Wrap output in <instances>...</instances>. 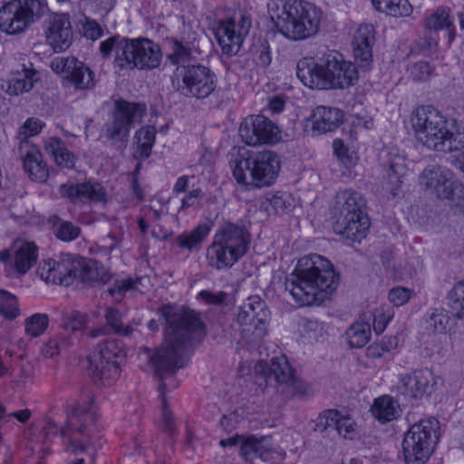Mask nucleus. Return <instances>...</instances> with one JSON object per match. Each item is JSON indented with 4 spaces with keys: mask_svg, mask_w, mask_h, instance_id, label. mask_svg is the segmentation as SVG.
I'll use <instances>...</instances> for the list:
<instances>
[{
    "mask_svg": "<svg viewBox=\"0 0 464 464\" xmlns=\"http://www.w3.org/2000/svg\"><path fill=\"white\" fill-rule=\"evenodd\" d=\"M416 295L413 288L395 285L388 291L387 299L393 307H401L410 303Z\"/></svg>",
    "mask_w": 464,
    "mask_h": 464,
    "instance_id": "09e8293b",
    "label": "nucleus"
},
{
    "mask_svg": "<svg viewBox=\"0 0 464 464\" xmlns=\"http://www.w3.org/2000/svg\"><path fill=\"white\" fill-rule=\"evenodd\" d=\"M371 411L376 420L384 423L396 419L400 405L391 396L384 395L374 400Z\"/></svg>",
    "mask_w": 464,
    "mask_h": 464,
    "instance_id": "ea45409f",
    "label": "nucleus"
},
{
    "mask_svg": "<svg viewBox=\"0 0 464 464\" xmlns=\"http://www.w3.org/2000/svg\"><path fill=\"white\" fill-rule=\"evenodd\" d=\"M330 426H334L338 434L345 440H353L360 434L355 420L335 410L324 411L318 417L317 429L323 430Z\"/></svg>",
    "mask_w": 464,
    "mask_h": 464,
    "instance_id": "a878e982",
    "label": "nucleus"
},
{
    "mask_svg": "<svg viewBox=\"0 0 464 464\" xmlns=\"http://www.w3.org/2000/svg\"><path fill=\"white\" fill-rule=\"evenodd\" d=\"M267 13L277 31L291 40L309 38L319 29V10L304 0H269Z\"/></svg>",
    "mask_w": 464,
    "mask_h": 464,
    "instance_id": "20e7f679",
    "label": "nucleus"
},
{
    "mask_svg": "<svg viewBox=\"0 0 464 464\" xmlns=\"http://www.w3.org/2000/svg\"><path fill=\"white\" fill-rule=\"evenodd\" d=\"M399 340L394 335H385L380 340L372 343L365 351L366 357L381 359L392 353L398 347Z\"/></svg>",
    "mask_w": 464,
    "mask_h": 464,
    "instance_id": "c03bdc74",
    "label": "nucleus"
},
{
    "mask_svg": "<svg viewBox=\"0 0 464 464\" xmlns=\"http://www.w3.org/2000/svg\"><path fill=\"white\" fill-rule=\"evenodd\" d=\"M156 133V129L152 126H144L136 131L133 152V157L136 160H144L150 157L155 144Z\"/></svg>",
    "mask_w": 464,
    "mask_h": 464,
    "instance_id": "58836bf2",
    "label": "nucleus"
},
{
    "mask_svg": "<svg viewBox=\"0 0 464 464\" xmlns=\"http://www.w3.org/2000/svg\"><path fill=\"white\" fill-rule=\"evenodd\" d=\"M296 74L310 89H331L327 60H299Z\"/></svg>",
    "mask_w": 464,
    "mask_h": 464,
    "instance_id": "4be33fe9",
    "label": "nucleus"
},
{
    "mask_svg": "<svg viewBox=\"0 0 464 464\" xmlns=\"http://www.w3.org/2000/svg\"><path fill=\"white\" fill-rule=\"evenodd\" d=\"M269 318L270 312L258 295L248 297L241 305L237 314L238 323L247 327L244 331L251 332L256 338L266 334Z\"/></svg>",
    "mask_w": 464,
    "mask_h": 464,
    "instance_id": "aec40b11",
    "label": "nucleus"
},
{
    "mask_svg": "<svg viewBox=\"0 0 464 464\" xmlns=\"http://www.w3.org/2000/svg\"><path fill=\"white\" fill-rule=\"evenodd\" d=\"M96 415L95 407L91 400L83 404H75L70 408L68 426L63 429L51 419L44 420L42 427L44 446L39 450L45 451L47 443H52L55 439H61L68 452L78 454L86 450L89 444L83 441V426L94 421Z\"/></svg>",
    "mask_w": 464,
    "mask_h": 464,
    "instance_id": "423d86ee",
    "label": "nucleus"
},
{
    "mask_svg": "<svg viewBox=\"0 0 464 464\" xmlns=\"http://www.w3.org/2000/svg\"><path fill=\"white\" fill-rule=\"evenodd\" d=\"M50 66L66 84L76 89H88L93 85L94 73L81 60H53Z\"/></svg>",
    "mask_w": 464,
    "mask_h": 464,
    "instance_id": "412c9836",
    "label": "nucleus"
},
{
    "mask_svg": "<svg viewBox=\"0 0 464 464\" xmlns=\"http://www.w3.org/2000/svg\"><path fill=\"white\" fill-rule=\"evenodd\" d=\"M446 316L440 312L435 313L430 316V324L433 325L434 332L440 333L446 329Z\"/></svg>",
    "mask_w": 464,
    "mask_h": 464,
    "instance_id": "774afa93",
    "label": "nucleus"
},
{
    "mask_svg": "<svg viewBox=\"0 0 464 464\" xmlns=\"http://www.w3.org/2000/svg\"><path fill=\"white\" fill-rule=\"evenodd\" d=\"M100 52L102 56L114 52L115 58H158L160 47L146 37L130 39L116 34L101 42Z\"/></svg>",
    "mask_w": 464,
    "mask_h": 464,
    "instance_id": "dca6fc26",
    "label": "nucleus"
},
{
    "mask_svg": "<svg viewBox=\"0 0 464 464\" xmlns=\"http://www.w3.org/2000/svg\"><path fill=\"white\" fill-rule=\"evenodd\" d=\"M45 35L55 53L67 50L73 36L70 15L63 13L52 15L47 23Z\"/></svg>",
    "mask_w": 464,
    "mask_h": 464,
    "instance_id": "5701e85b",
    "label": "nucleus"
},
{
    "mask_svg": "<svg viewBox=\"0 0 464 464\" xmlns=\"http://www.w3.org/2000/svg\"><path fill=\"white\" fill-rule=\"evenodd\" d=\"M331 89H343L358 80L356 64L351 60H327Z\"/></svg>",
    "mask_w": 464,
    "mask_h": 464,
    "instance_id": "cd10ccee",
    "label": "nucleus"
},
{
    "mask_svg": "<svg viewBox=\"0 0 464 464\" xmlns=\"http://www.w3.org/2000/svg\"><path fill=\"white\" fill-rule=\"evenodd\" d=\"M38 79L39 73L37 71L23 66L22 69L12 72L9 76L3 81L1 87L6 94L18 96L30 92Z\"/></svg>",
    "mask_w": 464,
    "mask_h": 464,
    "instance_id": "c85d7f7f",
    "label": "nucleus"
},
{
    "mask_svg": "<svg viewBox=\"0 0 464 464\" xmlns=\"http://www.w3.org/2000/svg\"><path fill=\"white\" fill-rule=\"evenodd\" d=\"M198 296L207 304H220L224 302L227 295L223 292L212 293L203 290L198 293Z\"/></svg>",
    "mask_w": 464,
    "mask_h": 464,
    "instance_id": "69168bd1",
    "label": "nucleus"
},
{
    "mask_svg": "<svg viewBox=\"0 0 464 464\" xmlns=\"http://www.w3.org/2000/svg\"><path fill=\"white\" fill-rule=\"evenodd\" d=\"M161 315L168 326L165 331V341L162 346L151 352L143 349L140 352V359L148 361L149 367L163 375L184 367L188 362L190 345L202 340L205 336V326L193 311H179L177 307L167 304L161 308Z\"/></svg>",
    "mask_w": 464,
    "mask_h": 464,
    "instance_id": "f257e3e1",
    "label": "nucleus"
},
{
    "mask_svg": "<svg viewBox=\"0 0 464 464\" xmlns=\"http://www.w3.org/2000/svg\"><path fill=\"white\" fill-rule=\"evenodd\" d=\"M362 199L359 193L345 189L335 196L331 208L334 229L352 241L361 242L367 235L370 219L362 210Z\"/></svg>",
    "mask_w": 464,
    "mask_h": 464,
    "instance_id": "0eeeda50",
    "label": "nucleus"
},
{
    "mask_svg": "<svg viewBox=\"0 0 464 464\" xmlns=\"http://www.w3.org/2000/svg\"><path fill=\"white\" fill-rule=\"evenodd\" d=\"M419 183L439 198L448 200L451 208L464 209V185L450 169L441 167L426 169L420 176Z\"/></svg>",
    "mask_w": 464,
    "mask_h": 464,
    "instance_id": "ddd939ff",
    "label": "nucleus"
},
{
    "mask_svg": "<svg viewBox=\"0 0 464 464\" xmlns=\"http://www.w3.org/2000/svg\"><path fill=\"white\" fill-rule=\"evenodd\" d=\"M374 43V27L372 24H361L352 42L353 58H372Z\"/></svg>",
    "mask_w": 464,
    "mask_h": 464,
    "instance_id": "c9c22d12",
    "label": "nucleus"
},
{
    "mask_svg": "<svg viewBox=\"0 0 464 464\" xmlns=\"http://www.w3.org/2000/svg\"><path fill=\"white\" fill-rule=\"evenodd\" d=\"M304 332L308 339L314 342H321L324 339L327 327L324 324L317 320H309L304 325Z\"/></svg>",
    "mask_w": 464,
    "mask_h": 464,
    "instance_id": "5fc2aeb1",
    "label": "nucleus"
},
{
    "mask_svg": "<svg viewBox=\"0 0 464 464\" xmlns=\"http://www.w3.org/2000/svg\"><path fill=\"white\" fill-rule=\"evenodd\" d=\"M88 317L85 314L78 311L69 310L63 313L62 327L68 332H81L87 328Z\"/></svg>",
    "mask_w": 464,
    "mask_h": 464,
    "instance_id": "49530a36",
    "label": "nucleus"
},
{
    "mask_svg": "<svg viewBox=\"0 0 464 464\" xmlns=\"http://www.w3.org/2000/svg\"><path fill=\"white\" fill-rule=\"evenodd\" d=\"M374 8L393 17L409 16L412 6L408 0H372Z\"/></svg>",
    "mask_w": 464,
    "mask_h": 464,
    "instance_id": "37998d69",
    "label": "nucleus"
},
{
    "mask_svg": "<svg viewBox=\"0 0 464 464\" xmlns=\"http://www.w3.org/2000/svg\"><path fill=\"white\" fill-rule=\"evenodd\" d=\"M18 150L23 169L29 178L33 181L45 182L49 177V169L39 148L30 140H21Z\"/></svg>",
    "mask_w": 464,
    "mask_h": 464,
    "instance_id": "b1692460",
    "label": "nucleus"
},
{
    "mask_svg": "<svg viewBox=\"0 0 464 464\" xmlns=\"http://www.w3.org/2000/svg\"><path fill=\"white\" fill-rule=\"evenodd\" d=\"M432 72L433 66L427 60H419L409 69L410 76L415 81L426 80Z\"/></svg>",
    "mask_w": 464,
    "mask_h": 464,
    "instance_id": "864d4df0",
    "label": "nucleus"
},
{
    "mask_svg": "<svg viewBox=\"0 0 464 464\" xmlns=\"http://www.w3.org/2000/svg\"><path fill=\"white\" fill-rule=\"evenodd\" d=\"M241 420V415L237 411H232L222 417L220 420V426L225 431L229 432L237 427Z\"/></svg>",
    "mask_w": 464,
    "mask_h": 464,
    "instance_id": "e2e57ef3",
    "label": "nucleus"
},
{
    "mask_svg": "<svg viewBox=\"0 0 464 464\" xmlns=\"http://www.w3.org/2000/svg\"><path fill=\"white\" fill-rule=\"evenodd\" d=\"M120 63L116 66L123 69L127 68H140V69H150L159 66L160 60H118Z\"/></svg>",
    "mask_w": 464,
    "mask_h": 464,
    "instance_id": "052dcab7",
    "label": "nucleus"
},
{
    "mask_svg": "<svg viewBox=\"0 0 464 464\" xmlns=\"http://www.w3.org/2000/svg\"><path fill=\"white\" fill-rule=\"evenodd\" d=\"M366 314V321H372V329L376 334H382L394 316V311L386 304L372 307Z\"/></svg>",
    "mask_w": 464,
    "mask_h": 464,
    "instance_id": "79ce46f5",
    "label": "nucleus"
},
{
    "mask_svg": "<svg viewBox=\"0 0 464 464\" xmlns=\"http://www.w3.org/2000/svg\"><path fill=\"white\" fill-rule=\"evenodd\" d=\"M423 27L428 31H446L449 44H451L456 36V27L451 9L449 6L440 5L423 19Z\"/></svg>",
    "mask_w": 464,
    "mask_h": 464,
    "instance_id": "2f4dec72",
    "label": "nucleus"
},
{
    "mask_svg": "<svg viewBox=\"0 0 464 464\" xmlns=\"http://www.w3.org/2000/svg\"><path fill=\"white\" fill-rule=\"evenodd\" d=\"M105 318L111 328L117 333L129 334V327H125L121 323V316L116 310L109 308L105 314Z\"/></svg>",
    "mask_w": 464,
    "mask_h": 464,
    "instance_id": "13d9d810",
    "label": "nucleus"
},
{
    "mask_svg": "<svg viewBox=\"0 0 464 464\" xmlns=\"http://www.w3.org/2000/svg\"><path fill=\"white\" fill-rule=\"evenodd\" d=\"M84 36L91 40H96L102 34V30L95 21L87 22L83 27Z\"/></svg>",
    "mask_w": 464,
    "mask_h": 464,
    "instance_id": "338daca9",
    "label": "nucleus"
},
{
    "mask_svg": "<svg viewBox=\"0 0 464 464\" xmlns=\"http://www.w3.org/2000/svg\"><path fill=\"white\" fill-rule=\"evenodd\" d=\"M410 121L417 140L430 150L450 152L464 148V126L448 121L432 106L417 107Z\"/></svg>",
    "mask_w": 464,
    "mask_h": 464,
    "instance_id": "7ed1b4c3",
    "label": "nucleus"
},
{
    "mask_svg": "<svg viewBox=\"0 0 464 464\" xmlns=\"http://www.w3.org/2000/svg\"><path fill=\"white\" fill-rule=\"evenodd\" d=\"M242 455L246 458L255 456L266 461L283 457V454L276 450L270 436L255 435L246 436L242 445Z\"/></svg>",
    "mask_w": 464,
    "mask_h": 464,
    "instance_id": "c756f323",
    "label": "nucleus"
},
{
    "mask_svg": "<svg viewBox=\"0 0 464 464\" xmlns=\"http://www.w3.org/2000/svg\"><path fill=\"white\" fill-rule=\"evenodd\" d=\"M233 178L246 188L274 185L281 170L279 156L271 150L254 152L244 148L229 160Z\"/></svg>",
    "mask_w": 464,
    "mask_h": 464,
    "instance_id": "39448f33",
    "label": "nucleus"
},
{
    "mask_svg": "<svg viewBox=\"0 0 464 464\" xmlns=\"http://www.w3.org/2000/svg\"><path fill=\"white\" fill-rule=\"evenodd\" d=\"M388 157V184L392 196L395 197L401 184L402 183V179L408 173V160L403 155L394 150L389 151Z\"/></svg>",
    "mask_w": 464,
    "mask_h": 464,
    "instance_id": "4c0bfd02",
    "label": "nucleus"
},
{
    "mask_svg": "<svg viewBox=\"0 0 464 464\" xmlns=\"http://www.w3.org/2000/svg\"><path fill=\"white\" fill-rule=\"evenodd\" d=\"M60 191L63 197L70 198L72 201L91 199L104 202L107 200V191L102 185L98 182L89 181L76 185H63Z\"/></svg>",
    "mask_w": 464,
    "mask_h": 464,
    "instance_id": "7c9ffc66",
    "label": "nucleus"
},
{
    "mask_svg": "<svg viewBox=\"0 0 464 464\" xmlns=\"http://www.w3.org/2000/svg\"><path fill=\"white\" fill-rule=\"evenodd\" d=\"M250 27L251 20L245 15H240L238 19L221 20L215 29V35L223 53L229 56L237 54Z\"/></svg>",
    "mask_w": 464,
    "mask_h": 464,
    "instance_id": "6ab92c4d",
    "label": "nucleus"
},
{
    "mask_svg": "<svg viewBox=\"0 0 464 464\" xmlns=\"http://www.w3.org/2000/svg\"><path fill=\"white\" fill-rule=\"evenodd\" d=\"M137 289L138 281L127 277L115 282L114 287L110 290V295L114 297L116 301H120L123 295L130 290Z\"/></svg>",
    "mask_w": 464,
    "mask_h": 464,
    "instance_id": "6e6d98bb",
    "label": "nucleus"
},
{
    "mask_svg": "<svg viewBox=\"0 0 464 464\" xmlns=\"http://www.w3.org/2000/svg\"><path fill=\"white\" fill-rule=\"evenodd\" d=\"M39 250L33 241L16 239L8 248L0 251V262L8 277L24 276L36 263Z\"/></svg>",
    "mask_w": 464,
    "mask_h": 464,
    "instance_id": "f3484780",
    "label": "nucleus"
},
{
    "mask_svg": "<svg viewBox=\"0 0 464 464\" xmlns=\"http://www.w3.org/2000/svg\"><path fill=\"white\" fill-rule=\"evenodd\" d=\"M248 234L239 226L228 223L218 228L208 248V265L218 270L232 267L247 252Z\"/></svg>",
    "mask_w": 464,
    "mask_h": 464,
    "instance_id": "1a4fd4ad",
    "label": "nucleus"
},
{
    "mask_svg": "<svg viewBox=\"0 0 464 464\" xmlns=\"http://www.w3.org/2000/svg\"><path fill=\"white\" fill-rule=\"evenodd\" d=\"M339 276L326 257L310 254L298 259L285 279V290L299 306L319 305L337 289Z\"/></svg>",
    "mask_w": 464,
    "mask_h": 464,
    "instance_id": "f03ea898",
    "label": "nucleus"
},
{
    "mask_svg": "<svg viewBox=\"0 0 464 464\" xmlns=\"http://www.w3.org/2000/svg\"><path fill=\"white\" fill-rule=\"evenodd\" d=\"M211 230L212 224L210 221L198 223L192 230L179 235L176 237V243L180 248L188 251L198 250L209 236Z\"/></svg>",
    "mask_w": 464,
    "mask_h": 464,
    "instance_id": "e433bc0d",
    "label": "nucleus"
},
{
    "mask_svg": "<svg viewBox=\"0 0 464 464\" xmlns=\"http://www.w3.org/2000/svg\"><path fill=\"white\" fill-rule=\"evenodd\" d=\"M49 324V317L46 314H34L24 321L26 334L38 337L43 334Z\"/></svg>",
    "mask_w": 464,
    "mask_h": 464,
    "instance_id": "8fccbe9b",
    "label": "nucleus"
},
{
    "mask_svg": "<svg viewBox=\"0 0 464 464\" xmlns=\"http://www.w3.org/2000/svg\"><path fill=\"white\" fill-rule=\"evenodd\" d=\"M372 337L371 324L366 321V314H362L353 322L343 333V339L351 349L362 348Z\"/></svg>",
    "mask_w": 464,
    "mask_h": 464,
    "instance_id": "72a5a7b5",
    "label": "nucleus"
},
{
    "mask_svg": "<svg viewBox=\"0 0 464 464\" xmlns=\"http://www.w3.org/2000/svg\"><path fill=\"white\" fill-rule=\"evenodd\" d=\"M37 275L46 283L69 285L73 278L84 282L103 278L98 272V263L69 253L62 254L59 260L43 259L37 267Z\"/></svg>",
    "mask_w": 464,
    "mask_h": 464,
    "instance_id": "6e6552de",
    "label": "nucleus"
},
{
    "mask_svg": "<svg viewBox=\"0 0 464 464\" xmlns=\"http://www.w3.org/2000/svg\"><path fill=\"white\" fill-rule=\"evenodd\" d=\"M146 114V106L140 102H127L122 99L114 101L111 121L104 128V136L115 142L125 144L135 123L141 121Z\"/></svg>",
    "mask_w": 464,
    "mask_h": 464,
    "instance_id": "2eb2a0df",
    "label": "nucleus"
},
{
    "mask_svg": "<svg viewBox=\"0 0 464 464\" xmlns=\"http://www.w3.org/2000/svg\"><path fill=\"white\" fill-rule=\"evenodd\" d=\"M49 11L44 0H13L0 8V29L8 34L24 32Z\"/></svg>",
    "mask_w": 464,
    "mask_h": 464,
    "instance_id": "9b49d317",
    "label": "nucleus"
},
{
    "mask_svg": "<svg viewBox=\"0 0 464 464\" xmlns=\"http://www.w3.org/2000/svg\"><path fill=\"white\" fill-rule=\"evenodd\" d=\"M169 44L171 53L168 55V58H188L193 56L192 49L188 44L171 39L169 41Z\"/></svg>",
    "mask_w": 464,
    "mask_h": 464,
    "instance_id": "bf43d9fd",
    "label": "nucleus"
},
{
    "mask_svg": "<svg viewBox=\"0 0 464 464\" xmlns=\"http://www.w3.org/2000/svg\"><path fill=\"white\" fill-rule=\"evenodd\" d=\"M271 376L280 384L286 385L291 389L292 395H304L307 392V385L301 380L295 378L294 371L287 358L281 354L271 360Z\"/></svg>",
    "mask_w": 464,
    "mask_h": 464,
    "instance_id": "bb28decb",
    "label": "nucleus"
},
{
    "mask_svg": "<svg viewBox=\"0 0 464 464\" xmlns=\"http://www.w3.org/2000/svg\"><path fill=\"white\" fill-rule=\"evenodd\" d=\"M343 112L336 108L319 106L311 116L312 130L314 134H322L335 130L343 121Z\"/></svg>",
    "mask_w": 464,
    "mask_h": 464,
    "instance_id": "473e14b6",
    "label": "nucleus"
},
{
    "mask_svg": "<svg viewBox=\"0 0 464 464\" xmlns=\"http://www.w3.org/2000/svg\"><path fill=\"white\" fill-rule=\"evenodd\" d=\"M201 198L202 192L200 189H193L189 191V193L182 198L180 209L198 207Z\"/></svg>",
    "mask_w": 464,
    "mask_h": 464,
    "instance_id": "0e129e2a",
    "label": "nucleus"
},
{
    "mask_svg": "<svg viewBox=\"0 0 464 464\" xmlns=\"http://www.w3.org/2000/svg\"><path fill=\"white\" fill-rule=\"evenodd\" d=\"M0 314L8 320H14L21 314L17 297L5 290H0Z\"/></svg>",
    "mask_w": 464,
    "mask_h": 464,
    "instance_id": "de8ad7c7",
    "label": "nucleus"
},
{
    "mask_svg": "<svg viewBox=\"0 0 464 464\" xmlns=\"http://www.w3.org/2000/svg\"><path fill=\"white\" fill-rule=\"evenodd\" d=\"M80 229L71 222H61L56 230V236L63 241H72L79 236Z\"/></svg>",
    "mask_w": 464,
    "mask_h": 464,
    "instance_id": "4d7b16f0",
    "label": "nucleus"
},
{
    "mask_svg": "<svg viewBox=\"0 0 464 464\" xmlns=\"http://www.w3.org/2000/svg\"><path fill=\"white\" fill-rule=\"evenodd\" d=\"M449 300L454 314L464 320V280L454 285L449 294Z\"/></svg>",
    "mask_w": 464,
    "mask_h": 464,
    "instance_id": "3c124183",
    "label": "nucleus"
},
{
    "mask_svg": "<svg viewBox=\"0 0 464 464\" xmlns=\"http://www.w3.org/2000/svg\"><path fill=\"white\" fill-rule=\"evenodd\" d=\"M333 151L339 162L346 169L353 168L359 161L357 152L351 150L342 140H334Z\"/></svg>",
    "mask_w": 464,
    "mask_h": 464,
    "instance_id": "a18cd8bd",
    "label": "nucleus"
},
{
    "mask_svg": "<svg viewBox=\"0 0 464 464\" xmlns=\"http://www.w3.org/2000/svg\"><path fill=\"white\" fill-rule=\"evenodd\" d=\"M126 353L122 343L111 339L99 343L88 358L89 371L110 384L121 373V365Z\"/></svg>",
    "mask_w": 464,
    "mask_h": 464,
    "instance_id": "4468645a",
    "label": "nucleus"
},
{
    "mask_svg": "<svg viewBox=\"0 0 464 464\" xmlns=\"http://www.w3.org/2000/svg\"><path fill=\"white\" fill-rule=\"evenodd\" d=\"M44 149L61 168H73L75 158L67 150L60 139L55 137L46 139L44 141Z\"/></svg>",
    "mask_w": 464,
    "mask_h": 464,
    "instance_id": "a19ab883",
    "label": "nucleus"
},
{
    "mask_svg": "<svg viewBox=\"0 0 464 464\" xmlns=\"http://www.w3.org/2000/svg\"><path fill=\"white\" fill-rule=\"evenodd\" d=\"M45 124L42 120L34 117L28 118L20 127L18 136L21 140H29V138L40 134Z\"/></svg>",
    "mask_w": 464,
    "mask_h": 464,
    "instance_id": "603ef678",
    "label": "nucleus"
},
{
    "mask_svg": "<svg viewBox=\"0 0 464 464\" xmlns=\"http://www.w3.org/2000/svg\"><path fill=\"white\" fill-rule=\"evenodd\" d=\"M175 89L188 98L204 99L216 89L218 79L208 67L179 64L171 77Z\"/></svg>",
    "mask_w": 464,
    "mask_h": 464,
    "instance_id": "f8f14e48",
    "label": "nucleus"
},
{
    "mask_svg": "<svg viewBox=\"0 0 464 464\" xmlns=\"http://www.w3.org/2000/svg\"><path fill=\"white\" fill-rule=\"evenodd\" d=\"M242 140L249 146L274 145L281 140L279 128L263 115H250L244 119L238 130Z\"/></svg>",
    "mask_w": 464,
    "mask_h": 464,
    "instance_id": "a211bd4d",
    "label": "nucleus"
},
{
    "mask_svg": "<svg viewBox=\"0 0 464 464\" xmlns=\"http://www.w3.org/2000/svg\"><path fill=\"white\" fill-rule=\"evenodd\" d=\"M296 200L294 196L285 191L268 193L263 198L261 207L269 215H284L294 210Z\"/></svg>",
    "mask_w": 464,
    "mask_h": 464,
    "instance_id": "f704fd0d",
    "label": "nucleus"
},
{
    "mask_svg": "<svg viewBox=\"0 0 464 464\" xmlns=\"http://www.w3.org/2000/svg\"><path fill=\"white\" fill-rule=\"evenodd\" d=\"M440 382V377L434 375L429 369L415 371L401 378V383L405 392L412 397L430 394Z\"/></svg>",
    "mask_w": 464,
    "mask_h": 464,
    "instance_id": "393cba45",
    "label": "nucleus"
},
{
    "mask_svg": "<svg viewBox=\"0 0 464 464\" xmlns=\"http://www.w3.org/2000/svg\"><path fill=\"white\" fill-rule=\"evenodd\" d=\"M68 346V341L65 339L63 340H51L46 343L43 349L42 353L45 357H53L59 354L63 349Z\"/></svg>",
    "mask_w": 464,
    "mask_h": 464,
    "instance_id": "680f3d73",
    "label": "nucleus"
},
{
    "mask_svg": "<svg viewBox=\"0 0 464 464\" xmlns=\"http://www.w3.org/2000/svg\"><path fill=\"white\" fill-rule=\"evenodd\" d=\"M439 421L423 419L411 426L402 440V456L407 464H425L439 440Z\"/></svg>",
    "mask_w": 464,
    "mask_h": 464,
    "instance_id": "9d476101",
    "label": "nucleus"
}]
</instances>
